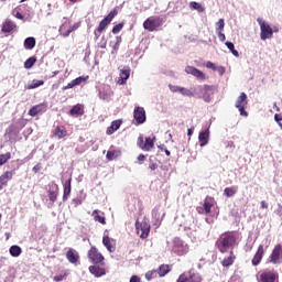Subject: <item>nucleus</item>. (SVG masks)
<instances>
[{"instance_id": "nucleus-36", "label": "nucleus", "mask_w": 282, "mask_h": 282, "mask_svg": "<svg viewBox=\"0 0 282 282\" xmlns=\"http://www.w3.org/2000/svg\"><path fill=\"white\" fill-rule=\"evenodd\" d=\"M106 158L109 162H112V160L120 158V150H109L106 154Z\"/></svg>"}, {"instance_id": "nucleus-48", "label": "nucleus", "mask_w": 282, "mask_h": 282, "mask_svg": "<svg viewBox=\"0 0 282 282\" xmlns=\"http://www.w3.org/2000/svg\"><path fill=\"white\" fill-rule=\"evenodd\" d=\"M122 43V36H117L116 37V43L115 45L112 46V50L115 52H118V50H120V44Z\"/></svg>"}, {"instance_id": "nucleus-38", "label": "nucleus", "mask_w": 282, "mask_h": 282, "mask_svg": "<svg viewBox=\"0 0 282 282\" xmlns=\"http://www.w3.org/2000/svg\"><path fill=\"white\" fill-rule=\"evenodd\" d=\"M224 195L225 197H235V195H237V187H226L224 189Z\"/></svg>"}, {"instance_id": "nucleus-19", "label": "nucleus", "mask_w": 282, "mask_h": 282, "mask_svg": "<svg viewBox=\"0 0 282 282\" xmlns=\"http://www.w3.org/2000/svg\"><path fill=\"white\" fill-rule=\"evenodd\" d=\"M47 194H48L50 202L54 204V202L58 199V184L56 183L51 184L48 187Z\"/></svg>"}, {"instance_id": "nucleus-6", "label": "nucleus", "mask_w": 282, "mask_h": 282, "mask_svg": "<svg viewBox=\"0 0 282 282\" xmlns=\"http://www.w3.org/2000/svg\"><path fill=\"white\" fill-rule=\"evenodd\" d=\"M176 282H202V275L195 269L184 271Z\"/></svg>"}, {"instance_id": "nucleus-55", "label": "nucleus", "mask_w": 282, "mask_h": 282, "mask_svg": "<svg viewBox=\"0 0 282 282\" xmlns=\"http://www.w3.org/2000/svg\"><path fill=\"white\" fill-rule=\"evenodd\" d=\"M216 33H217L219 41H221V43H224V41H226V34H224V31H218Z\"/></svg>"}, {"instance_id": "nucleus-33", "label": "nucleus", "mask_w": 282, "mask_h": 282, "mask_svg": "<svg viewBox=\"0 0 282 282\" xmlns=\"http://www.w3.org/2000/svg\"><path fill=\"white\" fill-rule=\"evenodd\" d=\"M66 259L69 261V263H78V253L74 252V249H69L66 252Z\"/></svg>"}, {"instance_id": "nucleus-13", "label": "nucleus", "mask_w": 282, "mask_h": 282, "mask_svg": "<svg viewBox=\"0 0 282 282\" xmlns=\"http://www.w3.org/2000/svg\"><path fill=\"white\" fill-rule=\"evenodd\" d=\"M215 206V199L213 197H206L203 207H198L199 215H210V210Z\"/></svg>"}, {"instance_id": "nucleus-45", "label": "nucleus", "mask_w": 282, "mask_h": 282, "mask_svg": "<svg viewBox=\"0 0 282 282\" xmlns=\"http://www.w3.org/2000/svg\"><path fill=\"white\" fill-rule=\"evenodd\" d=\"M216 25V32H224V28H226V22L224 21V19H219Z\"/></svg>"}, {"instance_id": "nucleus-12", "label": "nucleus", "mask_w": 282, "mask_h": 282, "mask_svg": "<svg viewBox=\"0 0 282 282\" xmlns=\"http://www.w3.org/2000/svg\"><path fill=\"white\" fill-rule=\"evenodd\" d=\"M271 263H274V265L281 263L282 261V245L278 243L274 246L270 257H269Z\"/></svg>"}, {"instance_id": "nucleus-18", "label": "nucleus", "mask_w": 282, "mask_h": 282, "mask_svg": "<svg viewBox=\"0 0 282 282\" xmlns=\"http://www.w3.org/2000/svg\"><path fill=\"white\" fill-rule=\"evenodd\" d=\"M130 76H131V67L124 66L123 69L120 70L118 84L127 85V80H129Z\"/></svg>"}, {"instance_id": "nucleus-53", "label": "nucleus", "mask_w": 282, "mask_h": 282, "mask_svg": "<svg viewBox=\"0 0 282 282\" xmlns=\"http://www.w3.org/2000/svg\"><path fill=\"white\" fill-rule=\"evenodd\" d=\"M206 67L207 69H213V72H217V66L213 62H207Z\"/></svg>"}, {"instance_id": "nucleus-21", "label": "nucleus", "mask_w": 282, "mask_h": 282, "mask_svg": "<svg viewBox=\"0 0 282 282\" xmlns=\"http://www.w3.org/2000/svg\"><path fill=\"white\" fill-rule=\"evenodd\" d=\"M102 243L108 252H116V239L109 238V236H104Z\"/></svg>"}, {"instance_id": "nucleus-14", "label": "nucleus", "mask_w": 282, "mask_h": 282, "mask_svg": "<svg viewBox=\"0 0 282 282\" xmlns=\"http://www.w3.org/2000/svg\"><path fill=\"white\" fill-rule=\"evenodd\" d=\"M65 22H63V24L59 26V34L61 36H63V39H67V36H69L72 34V32H74V30L70 26H67L72 23V21L67 18H64Z\"/></svg>"}, {"instance_id": "nucleus-3", "label": "nucleus", "mask_w": 282, "mask_h": 282, "mask_svg": "<svg viewBox=\"0 0 282 282\" xmlns=\"http://www.w3.org/2000/svg\"><path fill=\"white\" fill-rule=\"evenodd\" d=\"M164 25V19L160 17H150L143 22V28L148 32H158Z\"/></svg>"}, {"instance_id": "nucleus-51", "label": "nucleus", "mask_w": 282, "mask_h": 282, "mask_svg": "<svg viewBox=\"0 0 282 282\" xmlns=\"http://www.w3.org/2000/svg\"><path fill=\"white\" fill-rule=\"evenodd\" d=\"M274 215H276L282 221V205L278 204V208L274 210Z\"/></svg>"}, {"instance_id": "nucleus-56", "label": "nucleus", "mask_w": 282, "mask_h": 282, "mask_svg": "<svg viewBox=\"0 0 282 282\" xmlns=\"http://www.w3.org/2000/svg\"><path fill=\"white\" fill-rule=\"evenodd\" d=\"M74 87H76V86H75L74 82L72 80L66 86H64L62 89H63V91H67V89H74Z\"/></svg>"}, {"instance_id": "nucleus-37", "label": "nucleus", "mask_w": 282, "mask_h": 282, "mask_svg": "<svg viewBox=\"0 0 282 282\" xmlns=\"http://www.w3.org/2000/svg\"><path fill=\"white\" fill-rule=\"evenodd\" d=\"M9 252L11 254V257H21V247L13 245L10 247Z\"/></svg>"}, {"instance_id": "nucleus-41", "label": "nucleus", "mask_w": 282, "mask_h": 282, "mask_svg": "<svg viewBox=\"0 0 282 282\" xmlns=\"http://www.w3.org/2000/svg\"><path fill=\"white\" fill-rule=\"evenodd\" d=\"M226 47L236 56V58H239V51L235 50V44L232 42H226Z\"/></svg>"}, {"instance_id": "nucleus-42", "label": "nucleus", "mask_w": 282, "mask_h": 282, "mask_svg": "<svg viewBox=\"0 0 282 282\" xmlns=\"http://www.w3.org/2000/svg\"><path fill=\"white\" fill-rule=\"evenodd\" d=\"M45 85V82L44 80H36L34 79L29 86H28V89H36L37 87H41Z\"/></svg>"}, {"instance_id": "nucleus-31", "label": "nucleus", "mask_w": 282, "mask_h": 282, "mask_svg": "<svg viewBox=\"0 0 282 282\" xmlns=\"http://www.w3.org/2000/svg\"><path fill=\"white\" fill-rule=\"evenodd\" d=\"M156 274L159 276H166L169 272H171V265L169 264H161L158 270H155Z\"/></svg>"}, {"instance_id": "nucleus-34", "label": "nucleus", "mask_w": 282, "mask_h": 282, "mask_svg": "<svg viewBox=\"0 0 282 282\" xmlns=\"http://www.w3.org/2000/svg\"><path fill=\"white\" fill-rule=\"evenodd\" d=\"M98 213H100L98 209H95L91 213V217L94 218V221H98L102 226H106L107 225V218H105V216L98 215Z\"/></svg>"}, {"instance_id": "nucleus-43", "label": "nucleus", "mask_w": 282, "mask_h": 282, "mask_svg": "<svg viewBox=\"0 0 282 282\" xmlns=\"http://www.w3.org/2000/svg\"><path fill=\"white\" fill-rule=\"evenodd\" d=\"M189 7L192 8V10H197V12H204V7L202 6V3L193 1L189 3Z\"/></svg>"}, {"instance_id": "nucleus-50", "label": "nucleus", "mask_w": 282, "mask_h": 282, "mask_svg": "<svg viewBox=\"0 0 282 282\" xmlns=\"http://www.w3.org/2000/svg\"><path fill=\"white\" fill-rule=\"evenodd\" d=\"M98 47H100V50H105L107 47V37L105 35H102L100 42L98 43Z\"/></svg>"}, {"instance_id": "nucleus-59", "label": "nucleus", "mask_w": 282, "mask_h": 282, "mask_svg": "<svg viewBox=\"0 0 282 282\" xmlns=\"http://www.w3.org/2000/svg\"><path fill=\"white\" fill-rule=\"evenodd\" d=\"M216 72H218L220 76H224V74H226V68H224L223 66H218L216 67Z\"/></svg>"}, {"instance_id": "nucleus-63", "label": "nucleus", "mask_w": 282, "mask_h": 282, "mask_svg": "<svg viewBox=\"0 0 282 282\" xmlns=\"http://www.w3.org/2000/svg\"><path fill=\"white\" fill-rule=\"evenodd\" d=\"M130 282H141L140 276H138V275H132V276L130 278Z\"/></svg>"}, {"instance_id": "nucleus-26", "label": "nucleus", "mask_w": 282, "mask_h": 282, "mask_svg": "<svg viewBox=\"0 0 282 282\" xmlns=\"http://www.w3.org/2000/svg\"><path fill=\"white\" fill-rule=\"evenodd\" d=\"M89 272L90 274H94V276H96L97 279H99V276H105L107 274L105 268H100L98 265H90Z\"/></svg>"}, {"instance_id": "nucleus-57", "label": "nucleus", "mask_w": 282, "mask_h": 282, "mask_svg": "<svg viewBox=\"0 0 282 282\" xmlns=\"http://www.w3.org/2000/svg\"><path fill=\"white\" fill-rule=\"evenodd\" d=\"M65 279V274H58L53 278L54 281L61 282Z\"/></svg>"}, {"instance_id": "nucleus-52", "label": "nucleus", "mask_w": 282, "mask_h": 282, "mask_svg": "<svg viewBox=\"0 0 282 282\" xmlns=\"http://www.w3.org/2000/svg\"><path fill=\"white\" fill-rule=\"evenodd\" d=\"M169 89L173 93V94H177V91L180 93L182 87L180 86H173V85H169Z\"/></svg>"}, {"instance_id": "nucleus-35", "label": "nucleus", "mask_w": 282, "mask_h": 282, "mask_svg": "<svg viewBox=\"0 0 282 282\" xmlns=\"http://www.w3.org/2000/svg\"><path fill=\"white\" fill-rule=\"evenodd\" d=\"M25 50H34L36 47V40L34 37H26L24 40Z\"/></svg>"}, {"instance_id": "nucleus-1", "label": "nucleus", "mask_w": 282, "mask_h": 282, "mask_svg": "<svg viewBox=\"0 0 282 282\" xmlns=\"http://www.w3.org/2000/svg\"><path fill=\"white\" fill-rule=\"evenodd\" d=\"M237 241H239V232L226 231L217 238L215 247L220 252V254H226L228 250H235Z\"/></svg>"}, {"instance_id": "nucleus-32", "label": "nucleus", "mask_w": 282, "mask_h": 282, "mask_svg": "<svg viewBox=\"0 0 282 282\" xmlns=\"http://www.w3.org/2000/svg\"><path fill=\"white\" fill-rule=\"evenodd\" d=\"M203 99L205 102H210V96L213 95V86L205 85L203 87Z\"/></svg>"}, {"instance_id": "nucleus-44", "label": "nucleus", "mask_w": 282, "mask_h": 282, "mask_svg": "<svg viewBox=\"0 0 282 282\" xmlns=\"http://www.w3.org/2000/svg\"><path fill=\"white\" fill-rule=\"evenodd\" d=\"M180 94H182V96H187V98H193V96H195V94H193L191 89L185 87H181Z\"/></svg>"}, {"instance_id": "nucleus-61", "label": "nucleus", "mask_w": 282, "mask_h": 282, "mask_svg": "<svg viewBox=\"0 0 282 282\" xmlns=\"http://www.w3.org/2000/svg\"><path fill=\"white\" fill-rule=\"evenodd\" d=\"M260 208H262V210L268 209L269 208L268 203L265 200L260 202Z\"/></svg>"}, {"instance_id": "nucleus-40", "label": "nucleus", "mask_w": 282, "mask_h": 282, "mask_svg": "<svg viewBox=\"0 0 282 282\" xmlns=\"http://www.w3.org/2000/svg\"><path fill=\"white\" fill-rule=\"evenodd\" d=\"M36 63V57L32 56L29 57L25 62H24V68L25 69H32V67H34V64Z\"/></svg>"}, {"instance_id": "nucleus-25", "label": "nucleus", "mask_w": 282, "mask_h": 282, "mask_svg": "<svg viewBox=\"0 0 282 282\" xmlns=\"http://www.w3.org/2000/svg\"><path fill=\"white\" fill-rule=\"evenodd\" d=\"M278 276L274 274V272H262L259 278V282H274L276 281Z\"/></svg>"}, {"instance_id": "nucleus-28", "label": "nucleus", "mask_w": 282, "mask_h": 282, "mask_svg": "<svg viewBox=\"0 0 282 282\" xmlns=\"http://www.w3.org/2000/svg\"><path fill=\"white\" fill-rule=\"evenodd\" d=\"M198 140L200 142V147H206V144H208V140H210V131L205 130L199 132Z\"/></svg>"}, {"instance_id": "nucleus-54", "label": "nucleus", "mask_w": 282, "mask_h": 282, "mask_svg": "<svg viewBox=\"0 0 282 282\" xmlns=\"http://www.w3.org/2000/svg\"><path fill=\"white\" fill-rule=\"evenodd\" d=\"M160 151H164L165 155L171 156V151H169V149H166V145H159Z\"/></svg>"}, {"instance_id": "nucleus-2", "label": "nucleus", "mask_w": 282, "mask_h": 282, "mask_svg": "<svg viewBox=\"0 0 282 282\" xmlns=\"http://www.w3.org/2000/svg\"><path fill=\"white\" fill-rule=\"evenodd\" d=\"M116 17H118V9L111 10L108 15H106L104 20L100 21L98 28L94 31L96 41L100 39V35L107 30V26L111 25V22L113 19H116Z\"/></svg>"}, {"instance_id": "nucleus-64", "label": "nucleus", "mask_w": 282, "mask_h": 282, "mask_svg": "<svg viewBox=\"0 0 282 282\" xmlns=\"http://www.w3.org/2000/svg\"><path fill=\"white\" fill-rule=\"evenodd\" d=\"M72 26V30L74 32H76V30H78V28H80V22H76L75 24L70 25Z\"/></svg>"}, {"instance_id": "nucleus-7", "label": "nucleus", "mask_w": 282, "mask_h": 282, "mask_svg": "<svg viewBox=\"0 0 282 282\" xmlns=\"http://www.w3.org/2000/svg\"><path fill=\"white\" fill-rule=\"evenodd\" d=\"M235 107L242 118H248V111H246V107H248V95H246V93L240 94L236 100Z\"/></svg>"}, {"instance_id": "nucleus-10", "label": "nucleus", "mask_w": 282, "mask_h": 282, "mask_svg": "<svg viewBox=\"0 0 282 282\" xmlns=\"http://www.w3.org/2000/svg\"><path fill=\"white\" fill-rule=\"evenodd\" d=\"M133 124H135V127H140V124H144L147 122V111L144 110V108L137 106L134 107L133 110Z\"/></svg>"}, {"instance_id": "nucleus-16", "label": "nucleus", "mask_w": 282, "mask_h": 282, "mask_svg": "<svg viewBox=\"0 0 282 282\" xmlns=\"http://www.w3.org/2000/svg\"><path fill=\"white\" fill-rule=\"evenodd\" d=\"M263 254H265V249L263 248V245H259L258 250L251 260L252 265H259V263L263 261Z\"/></svg>"}, {"instance_id": "nucleus-29", "label": "nucleus", "mask_w": 282, "mask_h": 282, "mask_svg": "<svg viewBox=\"0 0 282 282\" xmlns=\"http://www.w3.org/2000/svg\"><path fill=\"white\" fill-rule=\"evenodd\" d=\"M85 115V107L80 104L73 106L69 110V116H84Z\"/></svg>"}, {"instance_id": "nucleus-8", "label": "nucleus", "mask_w": 282, "mask_h": 282, "mask_svg": "<svg viewBox=\"0 0 282 282\" xmlns=\"http://www.w3.org/2000/svg\"><path fill=\"white\" fill-rule=\"evenodd\" d=\"M88 259L95 265H105V256L96 247H91L88 251Z\"/></svg>"}, {"instance_id": "nucleus-46", "label": "nucleus", "mask_w": 282, "mask_h": 282, "mask_svg": "<svg viewBox=\"0 0 282 282\" xmlns=\"http://www.w3.org/2000/svg\"><path fill=\"white\" fill-rule=\"evenodd\" d=\"M88 78H89V76H86V77L79 76V77L73 79V84H74L75 87H76V86L80 85L82 83H86V80H87Z\"/></svg>"}, {"instance_id": "nucleus-30", "label": "nucleus", "mask_w": 282, "mask_h": 282, "mask_svg": "<svg viewBox=\"0 0 282 282\" xmlns=\"http://www.w3.org/2000/svg\"><path fill=\"white\" fill-rule=\"evenodd\" d=\"M54 135H56L58 140H63V138H66L67 129L65 128V126H57L54 130Z\"/></svg>"}, {"instance_id": "nucleus-24", "label": "nucleus", "mask_w": 282, "mask_h": 282, "mask_svg": "<svg viewBox=\"0 0 282 282\" xmlns=\"http://www.w3.org/2000/svg\"><path fill=\"white\" fill-rule=\"evenodd\" d=\"M63 188V202H67V199H69V195H72V177L65 181Z\"/></svg>"}, {"instance_id": "nucleus-49", "label": "nucleus", "mask_w": 282, "mask_h": 282, "mask_svg": "<svg viewBox=\"0 0 282 282\" xmlns=\"http://www.w3.org/2000/svg\"><path fill=\"white\" fill-rule=\"evenodd\" d=\"M155 276H158V271H149L148 273H145V279L147 281H151L152 279H155Z\"/></svg>"}, {"instance_id": "nucleus-4", "label": "nucleus", "mask_w": 282, "mask_h": 282, "mask_svg": "<svg viewBox=\"0 0 282 282\" xmlns=\"http://www.w3.org/2000/svg\"><path fill=\"white\" fill-rule=\"evenodd\" d=\"M189 248L181 238H174L172 240V252L177 257H184L188 252Z\"/></svg>"}, {"instance_id": "nucleus-20", "label": "nucleus", "mask_w": 282, "mask_h": 282, "mask_svg": "<svg viewBox=\"0 0 282 282\" xmlns=\"http://www.w3.org/2000/svg\"><path fill=\"white\" fill-rule=\"evenodd\" d=\"M12 177H14V171H7L0 176V191H3V186H8Z\"/></svg>"}, {"instance_id": "nucleus-15", "label": "nucleus", "mask_w": 282, "mask_h": 282, "mask_svg": "<svg viewBox=\"0 0 282 282\" xmlns=\"http://www.w3.org/2000/svg\"><path fill=\"white\" fill-rule=\"evenodd\" d=\"M45 111H47V105L39 104V105L33 106L29 110V116H31V118H36V116H39L41 113H45Z\"/></svg>"}, {"instance_id": "nucleus-39", "label": "nucleus", "mask_w": 282, "mask_h": 282, "mask_svg": "<svg viewBox=\"0 0 282 282\" xmlns=\"http://www.w3.org/2000/svg\"><path fill=\"white\" fill-rule=\"evenodd\" d=\"M11 159H12V153L10 152L0 154V166H3V164H8V161Z\"/></svg>"}, {"instance_id": "nucleus-58", "label": "nucleus", "mask_w": 282, "mask_h": 282, "mask_svg": "<svg viewBox=\"0 0 282 282\" xmlns=\"http://www.w3.org/2000/svg\"><path fill=\"white\" fill-rule=\"evenodd\" d=\"M144 160H147V156L144 154H139L138 156L139 164H144Z\"/></svg>"}, {"instance_id": "nucleus-11", "label": "nucleus", "mask_w": 282, "mask_h": 282, "mask_svg": "<svg viewBox=\"0 0 282 282\" xmlns=\"http://www.w3.org/2000/svg\"><path fill=\"white\" fill-rule=\"evenodd\" d=\"M135 229L140 239H147L151 232V225L147 221H135Z\"/></svg>"}, {"instance_id": "nucleus-5", "label": "nucleus", "mask_w": 282, "mask_h": 282, "mask_svg": "<svg viewBox=\"0 0 282 282\" xmlns=\"http://www.w3.org/2000/svg\"><path fill=\"white\" fill-rule=\"evenodd\" d=\"M257 22L260 26V39L261 41H268L269 39H272L273 31L270 23L265 22L263 19L258 18Z\"/></svg>"}, {"instance_id": "nucleus-60", "label": "nucleus", "mask_w": 282, "mask_h": 282, "mask_svg": "<svg viewBox=\"0 0 282 282\" xmlns=\"http://www.w3.org/2000/svg\"><path fill=\"white\" fill-rule=\"evenodd\" d=\"M41 169H42L41 163H37L36 165L33 166L32 171H33V173H39V171H41Z\"/></svg>"}, {"instance_id": "nucleus-17", "label": "nucleus", "mask_w": 282, "mask_h": 282, "mask_svg": "<svg viewBox=\"0 0 282 282\" xmlns=\"http://www.w3.org/2000/svg\"><path fill=\"white\" fill-rule=\"evenodd\" d=\"M186 74H191L192 76H195L198 80H206V74L204 72L197 69L195 66H187L185 67Z\"/></svg>"}, {"instance_id": "nucleus-47", "label": "nucleus", "mask_w": 282, "mask_h": 282, "mask_svg": "<svg viewBox=\"0 0 282 282\" xmlns=\"http://www.w3.org/2000/svg\"><path fill=\"white\" fill-rule=\"evenodd\" d=\"M122 28H124V23L116 24L111 30L112 34H119V32L122 31Z\"/></svg>"}, {"instance_id": "nucleus-62", "label": "nucleus", "mask_w": 282, "mask_h": 282, "mask_svg": "<svg viewBox=\"0 0 282 282\" xmlns=\"http://www.w3.org/2000/svg\"><path fill=\"white\" fill-rule=\"evenodd\" d=\"M156 169H158V163L152 162V163L149 164V170L150 171H155Z\"/></svg>"}, {"instance_id": "nucleus-9", "label": "nucleus", "mask_w": 282, "mask_h": 282, "mask_svg": "<svg viewBox=\"0 0 282 282\" xmlns=\"http://www.w3.org/2000/svg\"><path fill=\"white\" fill-rule=\"evenodd\" d=\"M137 144L141 151H151L155 147V137H147L144 141V137L139 135Z\"/></svg>"}, {"instance_id": "nucleus-23", "label": "nucleus", "mask_w": 282, "mask_h": 282, "mask_svg": "<svg viewBox=\"0 0 282 282\" xmlns=\"http://www.w3.org/2000/svg\"><path fill=\"white\" fill-rule=\"evenodd\" d=\"M120 127H122V120L121 119L113 120L110 127H108L106 130L107 135H113V133H116V131H118Z\"/></svg>"}, {"instance_id": "nucleus-22", "label": "nucleus", "mask_w": 282, "mask_h": 282, "mask_svg": "<svg viewBox=\"0 0 282 282\" xmlns=\"http://www.w3.org/2000/svg\"><path fill=\"white\" fill-rule=\"evenodd\" d=\"M236 260H237V256H235V251L230 250L229 256L223 259L221 265L223 268H230V265L235 264Z\"/></svg>"}, {"instance_id": "nucleus-27", "label": "nucleus", "mask_w": 282, "mask_h": 282, "mask_svg": "<svg viewBox=\"0 0 282 282\" xmlns=\"http://www.w3.org/2000/svg\"><path fill=\"white\" fill-rule=\"evenodd\" d=\"M14 28H17V24H14V23L12 22V20L7 19V20L2 23L1 32H3V34H10V32H12V30H14Z\"/></svg>"}]
</instances>
